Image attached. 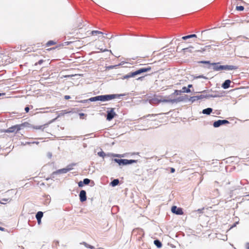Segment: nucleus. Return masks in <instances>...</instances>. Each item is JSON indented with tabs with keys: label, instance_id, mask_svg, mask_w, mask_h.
<instances>
[{
	"label": "nucleus",
	"instance_id": "nucleus-1",
	"mask_svg": "<svg viewBox=\"0 0 249 249\" xmlns=\"http://www.w3.org/2000/svg\"><path fill=\"white\" fill-rule=\"evenodd\" d=\"M124 94H105V95H98L94 97H91L89 98V100L90 102H96L98 101H102V102H106L111 100L112 99L119 98L121 96H123Z\"/></svg>",
	"mask_w": 249,
	"mask_h": 249
},
{
	"label": "nucleus",
	"instance_id": "nucleus-2",
	"mask_svg": "<svg viewBox=\"0 0 249 249\" xmlns=\"http://www.w3.org/2000/svg\"><path fill=\"white\" fill-rule=\"evenodd\" d=\"M231 184L233 186L229 188H228L227 190L226 193L227 194V195L229 196L227 197L229 198H231L233 195V192L235 190L240 189L241 186L240 185H234L233 183V181H229L227 183H226V185H229Z\"/></svg>",
	"mask_w": 249,
	"mask_h": 249
},
{
	"label": "nucleus",
	"instance_id": "nucleus-3",
	"mask_svg": "<svg viewBox=\"0 0 249 249\" xmlns=\"http://www.w3.org/2000/svg\"><path fill=\"white\" fill-rule=\"evenodd\" d=\"M208 92V90H204L201 92V94L200 95L191 96L189 99V101L191 102L192 103L195 102L196 101L198 100H202L204 99H207L206 97V93Z\"/></svg>",
	"mask_w": 249,
	"mask_h": 249
},
{
	"label": "nucleus",
	"instance_id": "nucleus-4",
	"mask_svg": "<svg viewBox=\"0 0 249 249\" xmlns=\"http://www.w3.org/2000/svg\"><path fill=\"white\" fill-rule=\"evenodd\" d=\"M22 124H17L13 125L5 130L6 133H17L18 131L21 129Z\"/></svg>",
	"mask_w": 249,
	"mask_h": 249
},
{
	"label": "nucleus",
	"instance_id": "nucleus-5",
	"mask_svg": "<svg viewBox=\"0 0 249 249\" xmlns=\"http://www.w3.org/2000/svg\"><path fill=\"white\" fill-rule=\"evenodd\" d=\"M107 120L108 121L112 120L117 115L116 113L114 112L113 108H111L109 110H107Z\"/></svg>",
	"mask_w": 249,
	"mask_h": 249
},
{
	"label": "nucleus",
	"instance_id": "nucleus-6",
	"mask_svg": "<svg viewBox=\"0 0 249 249\" xmlns=\"http://www.w3.org/2000/svg\"><path fill=\"white\" fill-rule=\"evenodd\" d=\"M230 122L227 120H218L213 122V126L214 127L217 128L221 125L228 124Z\"/></svg>",
	"mask_w": 249,
	"mask_h": 249
},
{
	"label": "nucleus",
	"instance_id": "nucleus-7",
	"mask_svg": "<svg viewBox=\"0 0 249 249\" xmlns=\"http://www.w3.org/2000/svg\"><path fill=\"white\" fill-rule=\"evenodd\" d=\"M171 212L178 215H182L183 213L182 209L181 208H178L176 206H173L171 208Z\"/></svg>",
	"mask_w": 249,
	"mask_h": 249
},
{
	"label": "nucleus",
	"instance_id": "nucleus-8",
	"mask_svg": "<svg viewBox=\"0 0 249 249\" xmlns=\"http://www.w3.org/2000/svg\"><path fill=\"white\" fill-rule=\"evenodd\" d=\"M189 98H188V95L185 94L183 96H179L176 99H174V101H173V102L174 103L180 102H187L189 101Z\"/></svg>",
	"mask_w": 249,
	"mask_h": 249
},
{
	"label": "nucleus",
	"instance_id": "nucleus-9",
	"mask_svg": "<svg viewBox=\"0 0 249 249\" xmlns=\"http://www.w3.org/2000/svg\"><path fill=\"white\" fill-rule=\"evenodd\" d=\"M238 69V67L233 65H221V71H231L235 70Z\"/></svg>",
	"mask_w": 249,
	"mask_h": 249
},
{
	"label": "nucleus",
	"instance_id": "nucleus-10",
	"mask_svg": "<svg viewBox=\"0 0 249 249\" xmlns=\"http://www.w3.org/2000/svg\"><path fill=\"white\" fill-rule=\"evenodd\" d=\"M67 172H68V169H67L66 168L58 169V170H57L56 171L53 172L51 174V178H54V177H55L54 176L55 175L60 174H65V173H67Z\"/></svg>",
	"mask_w": 249,
	"mask_h": 249
},
{
	"label": "nucleus",
	"instance_id": "nucleus-11",
	"mask_svg": "<svg viewBox=\"0 0 249 249\" xmlns=\"http://www.w3.org/2000/svg\"><path fill=\"white\" fill-rule=\"evenodd\" d=\"M79 199L81 202H83L87 200V194L86 191L82 190L79 193Z\"/></svg>",
	"mask_w": 249,
	"mask_h": 249
},
{
	"label": "nucleus",
	"instance_id": "nucleus-12",
	"mask_svg": "<svg viewBox=\"0 0 249 249\" xmlns=\"http://www.w3.org/2000/svg\"><path fill=\"white\" fill-rule=\"evenodd\" d=\"M231 81L229 79L226 80L221 85V87L224 89H227L230 87Z\"/></svg>",
	"mask_w": 249,
	"mask_h": 249
},
{
	"label": "nucleus",
	"instance_id": "nucleus-13",
	"mask_svg": "<svg viewBox=\"0 0 249 249\" xmlns=\"http://www.w3.org/2000/svg\"><path fill=\"white\" fill-rule=\"evenodd\" d=\"M151 70V68L150 67H147L145 68H142L138 70V71L139 73V74H141L142 73L146 72L147 71H150Z\"/></svg>",
	"mask_w": 249,
	"mask_h": 249
},
{
	"label": "nucleus",
	"instance_id": "nucleus-14",
	"mask_svg": "<svg viewBox=\"0 0 249 249\" xmlns=\"http://www.w3.org/2000/svg\"><path fill=\"white\" fill-rule=\"evenodd\" d=\"M112 160L119 165H125V159H112Z\"/></svg>",
	"mask_w": 249,
	"mask_h": 249
},
{
	"label": "nucleus",
	"instance_id": "nucleus-15",
	"mask_svg": "<svg viewBox=\"0 0 249 249\" xmlns=\"http://www.w3.org/2000/svg\"><path fill=\"white\" fill-rule=\"evenodd\" d=\"M212 66H213V69L215 71H221V66L219 65V63H212Z\"/></svg>",
	"mask_w": 249,
	"mask_h": 249
},
{
	"label": "nucleus",
	"instance_id": "nucleus-16",
	"mask_svg": "<svg viewBox=\"0 0 249 249\" xmlns=\"http://www.w3.org/2000/svg\"><path fill=\"white\" fill-rule=\"evenodd\" d=\"M160 99L156 97H154L149 99V103L150 104H158L160 103Z\"/></svg>",
	"mask_w": 249,
	"mask_h": 249
},
{
	"label": "nucleus",
	"instance_id": "nucleus-17",
	"mask_svg": "<svg viewBox=\"0 0 249 249\" xmlns=\"http://www.w3.org/2000/svg\"><path fill=\"white\" fill-rule=\"evenodd\" d=\"M192 87H193V85L192 84L188 85L187 87H183L182 88L181 91H182L183 92H185V93H190L191 92L190 88H192Z\"/></svg>",
	"mask_w": 249,
	"mask_h": 249
},
{
	"label": "nucleus",
	"instance_id": "nucleus-18",
	"mask_svg": "<svg viewBox=\"0 0 249 249\" xmlns=\"http://www.w3.org/2000/svg\"><path fill=\"white\" fill-rule=\"evenodd\" d=\"M213 109L212 108L208 107L207 108L204 109L202 110V113L204 114L210 115Z\"/></svg>",
	"mask_w": 249,
	"mask_h": 249
},
{
	"label": "nucleus",
	"instance_id": "nucleus-19",
	"mask_svg": "<svg viewBox=\"0 0 249 249\" xmlns=\"http://www.w3.org/2000/svg\"><path fill=\"white\" fill-rule=\"evenodd\" d=\"M196 37H197V36L196 34H191V35H187L186 36H184L182 37L181 38L183 40H186V39L191 38H196Z\"/></svg>",
	"mask_w": 249,
	"mask_h": 249
},
{
	"label": "nucleus",
	"instance_id": "nucleus-20",
	"mask_svg": "<svg viewBox=\"0 0 249 249\" xmlns=\"http://www.w3.org/2000/svg\"><path fill=\"white\" fill-rule=\"evenodd\" d=\"M138 161L137 160H127L125 159V165L131 164L132 163H136Z\"/></svg>",
	"mask_w": 249,
	"mask_h": 249
},
{
	"label": "nucleus",
	"instance_id": "nucleus-21",
	"mask_svg": "<svg viewBox=\"0 0 249 249\" xmlns=\"http://www.w3.org/2000/svg\"><path fill=\"white\" fill-rule=\"evenodd\" d=\"M119 183V180L118 179H114L110 183V185L112 187H115L118 185Z\"/></svg>",
	"mask_w": 249,
	"mask_h": 249
},
{
	"label": "nucleus",
	"instance_id": "nucleus-22",
	"mask_svg": "<svg viewBox=\"0 0 249 249\" xmlns=\"http://www.w3.org/2000/svg\"><path fill=\"white\" fill-rule=\"evenodd\" d=\"M154 244L158 248H160L162 247L161 242L158 239L154 241Z\"/></svg>",
	"mask_w": 249,
	"mask_h": 249
},
{
	"label": "nucleus",
	"instance_id": "nucleus-23",
	"mask_svg": "<svg viewBox=\"0 0 249 249\" xmlns=\"http://www.w3.org/2000/svg\"><path fill=\"white\" fill-rule=\"evenodd\" d=\"M43 216V213L41 211L38 212L36 214V219H39V220L40 219H41Z\"/></svg>",
	"mask_w": 249,
	"mask_h": 249
},
{
	"label": "nucleus",
	"instance_id": "nucleus-24",
	"mask_svg": "<svg viewBox=\"0 0 249 249\" xmlns=\"http://www.w3.org/2000/svg\"><path fill=\"white\" fill-rule=\"evenodd\" d=\"M160 103L161 102H165V103H171L172 104H174V102H173V101H174V99H160Z\"/></svg>",
	"mask_w": 249,
	"mask_h": 249
},
{
	"label": "nucleus",
	"instance_id": "nucleus-25",
	"mask_svg": "<svg viewBox=\"0 0 249 249\" xmlns=\"http://www.w3.org/2000/svg\"><path fill=\"white\" fill-rule=\"evenodd\" d=\"M11 200V198H2L0 199V203L4 204L7 202H10Z\"/></svg>",
	"mask_w": 249,
	"mask_h": 249
},
{
	"label": "nucleus",
	"instance_id": "nucleus-26",
	"mask_svg": "<svg viewBox=\"0 0 249 249\" xmlns=\"http://www.w3.org/2000/svg\"><path fill=\"white\" fill-rule=\"evenodd\" d=\"M183 92L181 91V90H175L174 92L172 93L170 96H173L175 95H180L181 93H182Z\"/></svg>",
	"mask_w": 249,
	"mask_h": 249
},
{
	"label": "nucleus",
	"instance_id": "nucleus-27",
	"mask_svg": "<svg viewBox=\"0 0 249 249\" xmlns=\"http://www.w3.org/2000/svg\"><path fill=\"white\" fill-rule=\"evenodd\" d=\"M48 125V124H45L43 125H36L34 127V128L36 129H43L45 127Z\"/></svg>",
	"mask_w": 249,
	"mask_h": 249
},
{
	"label": "nucleus",
	"instance_id": "nucleus-28",
	"mask_svg": "<svg viewBox=\"0 0 249 249\" xmlns=\"http://www.w3.org/2000/svg\"><path fill=\"white\" fill-rule=\"evenodd\" d=\"M76 165L75 163L70 164L66 167L68 169V172L71 170L73 169V167Z\"/></svg>",
	"mask_w": 249,
	"mask_h": 249
},
{
	"label": "nucleus",
	"instance_id": "nucleus-29",
	"mask_svg": "<svg viewBox=\"0 0 249 249\" xmlns=\"http://www.w3.org/2000/svg\"><path fill=\"white\" fill-rule=\"evenodd\" d=\"M199 63H202V64H208L209 66L207 67L208 69L211 68V66H212V63H211L210 61H201L199 62Z\"/></svg>",
	"mask_w": 249,
	"mask_h": 249
},
{
	"label": "nucleus",
	"instance_id": "nucleus-30",
	"mask_svg": "<svg viewBox=\"0 0 249 249\" xmlns=\"http://www.w3.org/2000/svg\"><path fill=\"white\" fill-rule=\"evenodd\" d=\"M220 96V95H219L218 94H210L206 93L207 99L209 98L210 97L215 98V97H219Z\"/></svg>",
	"mask_w": 249,
	"mask_h": 249
},
{
	"label": "nucleus",
	"instance_id": "nucleus-31",
	"mask_svg": "<svg viewBox=\"0 0 249 249\" xmlns=\"http://www.w3.org/2000/svg\"><path fill=\"white\" fill-rule=\"evenodd\" d=\"M194 49V47H192V46H190L189 47H188V48H184L182 49V50L184 52H192V50Z\"/></svg>",
	"mask_w": 249,
	"mask_h": 249
},
{
	"label": "nucleus",
	"instance_id": "nucleus-32",
	"mask_svg": "<svg viewBox=\"0 0 249 249\" xmlns=\"http://www.w3.org/2000/svg\"><path fill=\"white\" fill-rule=\"evenodd\" d=\"M90 179H89V178H84L83 179V183L84 184V185H88L90 182Z\"/></svg>",
	"mask_w": 249,
	"mask_h": 249
},
{
	"label": "nucleus",
	"instance_id": "nucleus-33",
	"mask_svg": "<svg viewBox=\"0 0 249 249\" xmlns=\"http://www.w3.org/2000/svg\"><path fill=\"white\" fill-rule=\"evenodd\" d=\"M91 34L92 35H95L97 34H103V33L101 31H99L94 30V31H92L91 32Z\"/></svg>",
	"mask_w": 249,
	"mask_h": 249
},
{
	"label": "nucleus",
	"instance_id": "nucleus-34",
	"mask_svg": "<svg viewBox=\"0 0 249 249\" xmlns=\"http://www.w3.org/2000/svg\"><path fill=\"white\" fill-rule=\"evenodd\" d=\"M98 155L100 157H103V158H104L106 156H107V155L106 154V153L103 151H100V152H98V153H97Z\"/></svg>",
	"mask_w": 249,
	"mask_h": 249
},
{
	"label": "nucleus",
	"instance_id": "nucleus-35",
	"mask_svg": "<svg viewBox=\"0 0 249 249\" xmlns=\"http://www.w3.org/2000/svg\"><path fill=\"white\" fill-rule=\"evenodd\" d=\"M56 43L55 42H54V41L53 40H49V41L47 42V43H46V46L49 47V46H50L51 45H54Z\"/></svg>",
	"mask_w": 249,
	"mask_h": 249
},
{
	"label": "nucleus",
	"instance_id": "nucleus-36",
	"mask_svg": "<svg viewBox=\"0 0 249 249\" xmlns=\"http://www.w3.org/2000/svg\"><path fill=\"white\" fill-rule=\"evenodd\" d=\"M130 74L131 77H134L135 76L139 75V73H138V71L137 70L135 71L130 72Z\"/></svg>",
	"mask_w": 249,
	"mask_h": 249
},
{
	"label": "nucleus",
	"instance_id": "nucleus-37",
	"mask_svg": "<svg viewBox=\"0 0 249 249\" xmlns=\"http://www.w3.org/2000/svg\"><path fill=\"white\" fill-rule=\"evenodd\" d=\"M110 155H111L112 156L115 157H124L123 156L120 155V154H109V153L107 154V156H109Z\"/></svg>",
	"mask_w": 249,
	"mask_h": 249
},
{
	"label": "nucleus",
	"instance_id": "nucleus-38",
	"mask_svg": "<svg viewBox=\"0 0 249 249\" xmlns=\"http://www.w3.org/2000/svg\"><path fill=\"white\" fill-rule=\"evenodd\" d=\"M236 9L238 11H242L244 10V7L243 6H237L236 7Z\"/></svg>",
	"mask_w": 249,
	"mask_h": 249
},
{
	"label": "nucleus",
	"instance_id": "nucleus-39",
	"mask_svg": "<svg viewBox=\"0 0 249 249\" xmlns=\"http://www.w3.org/2000/svg\"><path fill=\"white\" fill-rule=\"evenodd\" d=\"M65 113L61 112L59 114V115L57 116L56 118L53 119L52 121H51L50 123H52V122L55 121L58 117H59L63 115Z\"/></svg>",
	"mask_w": 249,
	"mask_h": 249
},
{
	"label": "nucleus",
	"instance_id": "nucleus-40",
	"mask_svg": "<svg viewBox=\"0 0 249 249\" xmlns=\"http://www.w3.org/2000/svg\"><path fill=\"white\" fill-rule=\"evenodd\" d=\"M131 78V76H130V73L123 76V77L122 78L123 79H128V78Z\"/></svg>",
	"mask_w": 249,
	"mask_h": 249
},
{
	"label": "nucleus",
	"instance_id": "nucleus-41",
	"mask_svg": "<svg viewBox=\"0 0 249 249\" xmlns=\"http://www.w3.org/2000/svg\"><path fill=\"white\" fill-rule=\"evenodd\" d=\"M43 62H44V60L42 59H41V60H39L37 63H36L35 64V65H41Z\"/></svg>",
	"mask_w": 249,
	"mask_h": 249
},
{
	"label": "nucleus",
	"instance_id": "nucleus-42",
	"mask_svg": "<svg viewBox=\"0 0 249 249\" xmlns=\"http://www.w3.org/2000/svg\"><path fill=\"white\" fill-rule=\"evenodd\" d=\"M79 115L80 119H83V117L85 116H87V114H85V113H80L79 114Z\"/></svg>",
	"mask_w": 249,
	"mask_h": 249
},
{
	"label": "nucleus",
	"instance_id": "nucleus-43",
	"mask_svg": "<svg viewBox=\"0 0 249 249\" xmlns=\"http://www.w3.org/2000/svg\"><path fill=\"white\" fill-rule=\"evenodd\" d=\"M78 186L79 187H82L84 186L82 181H80L78 183Z\"/></svg>",
	"mask_w": 249,
	"mask_h": 249
},
{
	"label": "nucleus",
	"instance_id": "nucleus-44",
	"mask_svg": "<svg viewBox=\"0 0 249 249\" xmlns=\"http://www.w3.org/2000/svg\"><path fill=\"white\" fill-rule=\"evenodd\" d=\"M78 137H79L78 136H74V137H72V136H67V138L71 139H75L76 138H78Z\"/></svg>",
	"mask_w": 249,
	"mask_h": 249
},
{
	"label": "nucleus",
	"instance_id": "nucleus-45",
	"mask_svg": "<svg viewBox=\"0 0 249 249\" xmlns=\"http://www.w3.org/2000/svg\"><path fill=\"white\" fill-rule=\"evenodd\" d=\"M196 78H204V79H207V78L205 76H203L202 75H199V76H197L196 77Z\"/></svg>",
	"mask_w": 249,
	"mask_h": 249
},
{
	"label": "nucleus",
	"instance_id": "nucleus-46",
	"mask_svg": "<svg viewBox=\"0 0 249 249\" xmlns=\"http://www.w3.org/2000/svg\"><path fill=\"white\" fill-rule=\"evenodd\" d=\"M89 101V99H87V100H82V101H80V102L82 103H88Z\"/></svg>",
	"mask_w": 249,
	"mask_h": 249
},
{
	"label": "nucleus",
	"instance_id": "nucleus-47",
	"mask_svg": "<svg viewBox=\"0 0 249 249\" xmlns=\"http://www.w3.org/2000/svg\"><path fill=\"white\" fill-rule=\"evenodd\" d=\"M82 244H83L85 247H86L87 248H88L89 245L88 244H87V243H86L85 242H83Z\"/></svg>",
	"mask_w": 249,
	"mask_h": 249
},
{
	"label": "nucleus",
	"instance_id": "nucleus-48",
	"mask_svg": "<svg viewBox=\"0 0 249 249\" xmlns=\"http://www.w3.org/2000/svg\"><path fill=\"white\" fill-rule=\"evenodd\" d=\"M29 109H30V108H29V107H25V111H26V112H29Z\"/></svg>",
	"mask_w": 249,
	"mask_h": 249
},
{
	"label": "nucleus",
	"instance_id": "nucleus-49",
	"mask_svg": "<svg viewBox=\"0 0 249 249\" xmlns=\"http://www.w3.org/2000/svg\"><path fill=\"white\" fill-rule=\"evenodd\" d=\"M64 98H65V99H66V100H68V99H70V98H71V96H69V95H65V96H64Z\"/></svg>",
	"mask_w": 249,
	"mask_h": 249
},
{
	"label": "nucleus",
	"instance_id": "nucleus-50",
	"mask_svg": "<svg viewBox=\"0 0 249 249\" xmlns=\"http://www.w3.org/2000/svg\"><path fill=\"white\" fill-rule=\"evenodd\" d=\"M171 173H173L175 172V169L174 168H170Z\"/></svg>",
	"mask_w": 249,
	"mask_h": 249
},
{
	"label": "nucleus",
	"instance_id": "nucleus-51",
	"mask_svg": "<svg viewBox=\"0 0 249 249\" xmlns=\"http://www.w3.org/2000/svg\"><path fill=\"white\" fill-rule=\"evenodd\" d=\"M100 51L102 52H104L106 51H109L107 49H101Z\"/></svg>",
	"mask_w": 249,
	"mask_h": 249
},
{
	"label": "nucleus",
	"instance_id": "nucleus-52",
	"mask_svg": "<svg viewBox=\"0 0 249 249\" xmlns=\"http://www.w3.org/2000/svg\"><path fill=\"white\" fill-rule=\"evenodd\" d=\"M88 248L90 249H94V247L91 245H89Z\"/></svg>",
	"mask_w": 249,
	"mask_h": 249
},
{
	"label": "nucleus",
	"instance_id": "nucleus-53",
	"mask_svg": "<svg viewBox=\"0 0 249 249\" xmlns=\"http://www.w3.org/2000/svg\"><path fill=\"white\" fill-rule=\"evenodd\" d=\"M246 246L247 249H249V243H247Z\"/></svg>",
	"mask_w": 249,
	"mask_h": 249
},
{
	"label": "nucleus",
	"instance_id": "nucleus-54",
	"mask_svg": "<svg viewBox=\"0 0 249 249\" xmlns=\"http://www.w3.org/2000/svg\"><path fill=\"white\" fill-rule=\"evenodd\" d=\"M0 231H5V229L2 227H0Z\"/></svg>",
	"mask_w": 249,
	"mask_h": 249
},
{
	"label": "nucleus",
	"instance_id": "nucleus-55",
	"mask_svg": "<svg viewBox=\"0 0 249 249\" xmlns=\"http://www.w3.org/2000/svg\"><path fill=\"white\" fill-rule=\"evenodd\" d=\"M36 220H37V223H38V224H40L41 223V219H40V220H39V219H37Z\"/></svg>",
	"mask_w": 249,
	"mask_h": 249
},
{
	"label": "nucleus",
	"instance_id": "nucleus-56",
	"mask_svg": "<svg viewBox=\"0 0 249 249\" xmlns=\"http://www.w3.org/2000/svg\"><path fill=\"white\" fill-rule=\"evenodd\" d=\"M204 209V208H203L202 209H198L197 210V211L199 212L200 213H202V210Z\"/></svg>",
	"mask_w": 249,
	"mask_h": 249
},
{
	"label": "nucleus",
	"instance_id": "nucleus-57",
	"mask_svg": "<svg viewBox=\"0 0 249 249\" xmlns=\"http://www.w3.org/2000/svg\"><path fill=\"white\" fill-rule=\"evenodd\" d=\"M236 225L235 224V223H234V224H233L231 226V228H233V227H236Z\"/></svg>",
	"mask_w": 249,
	"mask_h": 249
},
{
	"label": "nucleus",
	"instance_id": "nucleus-58",
	"mask_svg": "<svg viewBox=\"0 0 249 249\" xmlns=\"http://www.w3.org/2000/svg\"><path fill=\"white\" fill-rule=\"evenodd\" d=\"M143 78V77H140L137 79L138 80H142V79Z\"/></svg>",
	"mask_w": 249,
	"mask_h": 249
},
{
	"label": "nucleus",
	"instance_id": "nucleus-59",
	"mask_svg": "<svg viewBox=\"0 0 249 249\" xmlns=\"http://www.w3.org/2000/svg\"><path fill=\"white\" fill-rule=\"evenodd\" d=\"M48 156L50 158L52 156V154L51 153L48 154Z\"/></svg>",
	"mask_w": 249,
	"mask_h": 249
},
{
	"label": "nucleus",
	"instance_id": "nucleus-60",
	"mask_svg": "<svg viewBox=\"0 0 249 249\" xmlns=\"http://www.w3.org/2000/svg\"><path fill=\"white\" fill-rule=\"evenodd\" d=\"M238 223H239V221H236L234 223L236 225L237 224H238Z\"/></svg>",
	"mask_w": 249,
	"mask_h": 249
},
{
	"label": "nucleus",
	"instance_id": "nucleus-61",
	"mask_svg": "<svg viewBox=\"0 0 249 249\" xmlns=\"http://www.w3.org/2000/svg\"><path fill=\"white\" fill-rule=\"evenodd\" d=\"M69 76H70V75H66L65 77H69Z\"/></svg>",
	"mask_w": 249,
	"mask_h": 249
},
{
	"label": "nucleus",
	"instance_id": "nucleus-62",
	"mask_svg": "<svg viewBox=\"0 0 249 249\" xmlns=\"http://www.w3.org/2000/svg\"><path fill=\"white\" fill-rule=\"evenodd\" d=\"M1 93H0V96H1Z\"/></svg>",
	"mask_w": 249,
	"mask_h": 249
}]
</instances>
